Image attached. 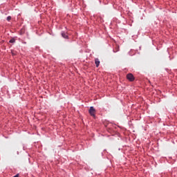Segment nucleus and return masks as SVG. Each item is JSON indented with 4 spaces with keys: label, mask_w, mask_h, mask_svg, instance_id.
Masks as SVG:
<instances>
[{
    "label": "nucleus",
    "mask_w": 177,
    "mask_h": 177,
    "mask_svg": "<svg viewBox=\"0 0 177 177\" xmlns=\"http://www.w3.org/2000/svg\"><path fill=\"white\" fill-rule=\"evenodd\" d=\"M88 112L92 117H95V115L96 114V110L95 108H93V106L90 107Z\"/></svg>",
    "instance_id": "f257e3e1"
},
{
    "label": "nucleus",
    "mask_w": 177,
    "mask_h": 177,
    "mask_svg": "<svg viewBox=\"0 0 177 177\" xmlns=\"http://www.w3.org/2000/svg\"><path fill=\"white\" fill-rule=\"evenodd\" d=\"M127 80H129V81H131V82L133 81H135V77H133V75H132V73L127 74Z\"/></svg>",
    "instance_id": "f03ea898"
},
{
    "label": "nucleus",
    "mask_w": 177,
    "mask_h": 177,
    "mask_svg": "<svg viewBox=\"0 0 177 177\" xmlns=\"http://www.w3.org/2000/svg\"><path fill=\"white\" fill-rule=\"evenodd\" d=\"M95 64L96 67H99V65L100 64V61H99V59L97 58L95 59Z\"/></svg>",
    "instance_id": "7ed1b4c3"
},
{
    "label": "nucleus",
    "mask_w": 177,
    "mask_h": 177,
    "mask_svg": "<svg viewBox=\"0 0 177 177\" xmlns=\"http://www.w3.org/2000/svg\"><path fill=\"white\" fill-rule=\"evenodd\" d=\"M62 37H63V38L67 39L68 38V35H67V33L62 32Z\"/></svg>",
    "instance_id": "20e7f679"
},
{
    "label": "nucleus",
    "mask_w": 177,
    "mask_h": 177,
    "mask_svg": "<svg viewBox=\"0 0 177 177\" xmlns=\"http://www.w3.org/2000/svg\"><path fill=\"white\" fill-rule=\"evenodd\" d=\"M10 44H15V42H16V39H15L14 38L11 39L9 41Z\"/></svg>",
    "instance_id": "39448f33"
},
{
    "label": "nucleus",
    "mask_w": 177,
    "mask_h": 177,
    "mask_svg": "<svg viewBox=\"0 0 177 177\" xmlns=\"http://www.w3.org/2000/svg\"><path fill=\"white\" fill-rule=\"evenodd\" d=\"M7 20H8V21H10V20H12V17L8 16V17H7Z\"/></svg>",
    "instance_id": "423d86ee"
},
{
    "label": "nucleus",
    "mask_w": 177,
    "mask_h": 177,
    "mask_svg": "<svg viewBox=\"0 0 177 177\" xmlns=\"http://www.w3.org/2000/svg\"><path fill=\"white\" fill-rule=\"evenodd\" d=\"M119 49H120V47H117V48H115V51H114V52H118Z\"/></svg>",
    "instance_id": "0eeeda50"
}]
</instances>
